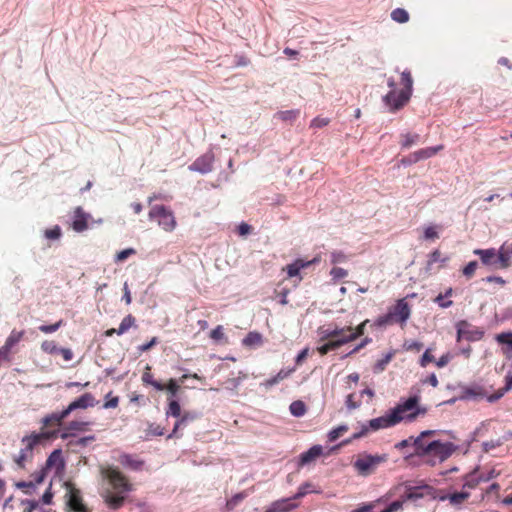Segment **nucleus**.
<instances>
[{
    "instance_id": "f257e3e1",
    "label": "nucleus",
    "mask_w": 512,
    "mask_h": 512,
    "mask_svg": "<svg viewBox=\"0 0 512 512\" xmlns=\"http://www.w3.org/2000/svg\"><path fill=\"white\" fill-rule=\"evenodd\" d=\"M412 447L413 452L404 453V460L412 466L426 464L431 467L444 462L457 448L455 444L449 441H426L420 440V438L414 439Z\"/></svg>"
},
{
    "instance_id": "f03ea898",
    "label": "nucleus",
    "mask_w": 512,
    "mask_h": 512,
    "mask_svg": "<svg viewBox=\"0 0 512 512\" xmlns=\"http://www.w3.org/2000/svg\"><path fill=\"white\" fill-rule=\"evenodd\" d=\"M401 84L403 88L398 93L388 91L382 96V102L390 113H396L403 109L412 97L413 78L409 69L401 72Z\"/></svg>"
},
{
    "instance_id": "7ed1b4c3",
    "label": "nucleus",
    "mask_w": 512,
    "mask_h": 512,
    "mask_svg": "<svg viewBox=\"0 0 512 512\" xmlns=\"http://www.w3.org/2000/svg\"><path fill=\"white\" fill-rule=\"evenodd\" d=\"M91 423L88 421H70L65 428L60 431L59 429L43 431L40 433L34 432V446L44 441H49L60 437L62 440H70L76 438L78 432H84Z\"/></svg>"
},
{
    "instance_id": "20e7f679",
    "label": "nucleus",
    "mask_w": 512,
    "mask_h": 512,
    "mask_svg": "<svg viewBox=\"0 0 512 512\" xmlns=\"http://www.w3.org/2000/svg\"><path fill=\"white\" fill-rule=\"evenodd\" d=\"M411 313L410 306L405 299H399L395 306L390 309L386 314L378 316L374 321V326L377 328L386 327L394 321L399 323H406Z\"/></svg>"
},
{
    "instance_id": "39448f33",
    "label": "nucleus",
    "mask_w": 512,
    "mask_h": 512,
    "mask_svg": "<svg viewBox=\"0 0 512 512\" xmlns=\"http://www.w3.org/2000/svg\"><path fill=\"white\" fill-rule=\"evenodd\" d=\"M150 220H157L158 225L166 232H172L176 228V219L171 208L156 204L151 207L148 213Z\"/></svg>"
},
{
    "instance_id": "423d86ee",
    "label": "nucleus",
    "mask_w": 512,
    "mask_h": 512,
    "mask_svg": "<svg viewBox=\"0 0 512 512\" xmlns=\"http://www.w3.org/2000/svg\"><path fill=\"white\" fill-rule=\"evenodd\" d=\"M403 406H395L380 417L371 419L366 422L370 431H378L380 429L390 428L403 421Z\"/></svg>"
},
{
    "instance_id": "0eeeda50",
    "label": "nucleus",
    "mask_w": 512,
    "mask_h": 512,
    "mask_svg": "<svg viewBox=\"0 0 512 512\" xmlns=\"http://www.w3.org/2000/svg\"><path fill=\"white\" fill-rule=\"evenodd\" d=\"M387 460L388 454L385 453L380 455L364 453L353 463V466L359 475L368 476L376 470L378 465L387 462Z\"/></svg>"
},
{
    "instance_id": "6e6552de",
    "label": "nucleus",
    "mask_w": 512,
    "mask_h": 512,
    "mask_svg": "<svg viewBox=\"0 0 512 512\" xmlns=\"http://www.w3.org/2000/svg\"><path fill=\"white\" fill-rule=\"evenodd\" d=\"M456 342L467 341L477 342L484 337V330L480 327L472 325L467 320H459L455 324Z\"/></svg>"
},
{
    "instance_id": "1a4fd4ad",
    "label": "nucleus",
    "mask_w": 512,
    "mask_h": 512,
    "mask_svg": "<svg viewBox=\"0 0 512 512\" xmlns=\"http://www.w3.org/2000/svg\"><path fill=\"white\" fill-rule=\"evenodd\" d=\"M419 395H413L405 399H401L397 406H403V420L413 422L418 415H424L427 412L425 407L419 406Z\"/></svg>"
},
{
    "instance_id": "9d476101",
    "label": "nucleus",
    "mask_w": 512,
    "mask_h": 512,
    "mask_svg": "<svg viewBox=\"0 0 512 512\" xmlns=\"http://www.w3.org/2000/svg\"><path fill=\"white\" fill-rule=\"evenodd\" d=\"M66 488V506L72 512H89L85 507L81 495V491L71 482H65Z\"/></svg>"
},
{
    "instance_id": "9b49d317",
    "label": "nucleus",
    "mask_w": 512,
    "mask_h": 512,
    "mask_svg": "<svg viewBox=\"0 0 512 512\" xmlns=\"http://www.w3.org/2000/svg\"><path fill=\"white\" fill-rule=\"evenodd\" d=\"M461 388V394L459 395L460 401H480L482 399H486L489 395H487L486 390L483 386L477 383H472L469 386L459 385Z\"/></svg>"
},
{
    "instance_id": "f8f14e48",
    "label": "nucleus",
    "mask_w": 512,
    "mask_h": 512,
    "mask_svg": "<svg viewBox=\"0 0 512 512\" xmlns=\"http://www.w3.org/2000/svg\"><path fill=\"white\" fill-rule=\"evenodd\" d=\"M214 160V153L210 150L196 158L188 168L193 172L207 174L212 171Z\"/></svg>"
},
{
    "instance_id": "ddd939ff",
    "label": "nucleus",
    "mask_w": 512,
    "mask_h": 512,
    "mask_svg": "<svg viewBox=\"0 0 512 512\" xmlns=\"http://www.w3.org/2000/svg\"><path fill=\"white\" fill-rule=\"evenodd\" d=\"M90 220H92L91 214L85 212L81 206H78L74 209L71 227L74 231L78 233L83 232L91 226L89 224Z\"/></svg>"
},
{
    "instance_id": "4468645a",
    "label": "nucleus",
    "mask_w": 512,
    "mask_h": 512,
    "mask_svg": "<svg viewBox=\"0 0 512 512\" xmlns=\"http://www.w3.org/2000/svg\"><path fill=\"white\" fill-rule=\"evenodd\" d=\"M98 404V401L95 399L94 395L90 392H86L82 394L80 397L73 400L65 409L67 416L75 410L79 409H87L90 407H94Z\"/></svg>"
},
{
    "instance_id": "2eb2a0df",
    "label": "nucleus",
    "mask_w": 512,
    "mask_h": 512,
    "mask_svg": "<svg viewBox=\"0 0 512 512\" xmlns=\"http://www.w3.org/2000/svg\"><path fill=\"white\" fill-rule=\"evenodd\" d=\"M200 413L196 411H184L181 413L174 424L173 430L170 434H168L167 439L171 438H179L178 430L186 427L192 421L198 419L200 417Z\"/></svg>"
},
{
    "instance_id": "dca6fc26",
    "label": "nucleus",
    "mask_w": 512,
    "mask_h": 512,
    "mask_svg": "<svg viewBox=\"0 0 512 512\" xmlns=\"http://www.w3.org/2000/svg\"><path fill=\"white\" fill-rule=\"evenodd\" d=\"M55 469V474L62 472L65 468V460L60 448L53 450L46 460L45 469Z\"/></svg>"
},
{
    "instance_id": "f3484780",
    "label": "nucleus",
    "mask_w": 512,
    "mask_h": 512,
    "mask_svg": "<svg viewBox=\"0 0 512 512\" xmlns=\"http://www.w3.org/2000/svg\"><path fill=\"white\" fill-rule=\"evenodd\" d=\"M108 477L115 489H121L123 492H130L132 490V486L127 481L125 475L118 469L110 470Z\"/></svg>"
},
{
    "instance_id": "a211bd4d",
    "label": "nucleus",
    "mask_w": 512,
    "mask_h": 512,
    "mask_svg": "<svg viewBox=\"0 0 512 512\" xmlns=\"http://www.w3.org/2000/svg\"><path fill=\"white\" fill-rule=\"evenodd\" d=\"M473 253L480 257V260L483 265L499 266V262L497 261L498 251H496L495 248L475 249Z\"/></svg>"
},
{
    "instance_id": "6ab92c4d",
    "label": "nucleus",
    "mask_w": 512,
    "mask_h": 512,
    "mask_svg": "<svg viewBox=\"0 0 512 512\" xmlns=\"http://www.w3.org/2000/svg\"><path fill=\"white\" fill-rule=\"evenodd\" d=\"M294 498H283L271 503L265 512H289L297 507Z\"/></svg>"
},
{
    "instance_id": "aec40b11",
    "label": "nucleus",
    "mask_w": 512,
    "mask_h": 512,
    "mask_svg": "<svg viewBox=\"0 0 512 512\" xmlns=\"http://www.w3.org/2000/svg\"><path fill=\"white\" fill-rule=\"evenodd\" d=\"M323 454V447L320 444L313 445L308 450L302 452L299 455V466H304L312 462L317 457L321 456Z\"/></svg>"
},
{
    "instance_id": "412c9836",
    "label": "nucleus",
    "mask_w": 512,
    "mask_h": 512,
    "mask_svg": "<svg viewBox=\"0 0 512 512\" xmlns=\"http://www.w3.org/2000/svg\"><path fill=\"white\" fill-rule=\"evenodd\" d=\"M120 464L127 469L132 471H140L144 466V461L135 458L133 455L128 453H122L119 457Z\"/></svg>"
},
{
    "instance_id": "4be33fe9",
    "label": "nucleus",
    "mask_w": 512,
    "mask_h": 512,
    "mask_svg": "<svg viewBox=\"0 0 512 512\" xmlns=\"http://www.w3.org/2000/svg\"><path fill=\"white\" fill-rule=\"evenodd\" d=\"M421 489L427 490L429 493L434 492L435 489L432 486H429L427 484L420 486V487H409L405 494L401 497V500L407 501L412 500L416 501L419 499H422L424 497V494L421 492Z\"/></svg>"
},
{
    "instance_id": "5701e85b",
    "label": "nucleus",
    "mask_w": 512,
    "mask_h": 512,
    "mask_svg": "<svg viewBox=\"0 0 512 512\" xmlns=\"http://www.w3.org/2000/svg\"><path fill=\"white\" fill-rule=\"evenodd\" d=\"M512 256V243L506 244L504 243L498 250L497 261L499 262V267L502 269L508 268L510 266V258Z\"/></svg>"
},
{
    "instance_id": "b1692460",
    "label": "nucleus",
    "mask_w": 512,
    "mask_h": 512,
    "mask_svg": "<svg viewBox=\"0 0 512 512\" xmlns=\"http://www.w3.org/2000/svg\"><path fill=\"white\" fill-rule=\"evenodd\" d=\"M479 466H476L472 471L466 473L462 479L464 481L463 489H474L479 483L483 482L481 475L478 474Z\"/></svg>"
},
{
    "instance_id": "393cba45",
    "label": "nucleus",
    "mask_w": 512,
    "mask_h": 512,
    "mask_svg": "<svg viewBox=\"0 0 512 512\" xmlns=\"http://www.w3.org/2000/svg\"><path fill=\"white\" fill-rule=\"evenodd\" d=\"M512 389V374L509 372L505 376V385L500 388L497 392L489 395L487 401L489 403H495L500 400L508 391Z\"/></svg>"
},
{
    "instance_id": "a878e982",
    "label": "nucleus",
    "mask_w": 512,
    "mask_h": 512,
    "mask_svg": "<svg viewBox=\"0 0 512 512\" xmlns=\"http://www.w3.org/2000/svg\"><path fill=\"white\" fill-rule=\"evenodd\" d=\"M470 497V493L467 491L453 492L450 494L439 496L438 499L440 501L449 500L450 504L454 506H459L463 501Z\"/></svg>"
},
{
    "instance_id": "bb28decb",
    "label": "nucleus",
    "mask_w": 512,
    "mask_h": 512,
    "mask_svg": "<svg viewBox=\"0 0 512 512\" xmlns=\"http://www.w3.org/2000/svg\"><path fill=\"white\" fill-rule=\"evenodd\" d=\"M344 331H352V327H338L336 326L334 329L325 328L324 326L319 327L318 335L321 340H326L332 338L334 336H338L342 334Z\"/></svg>"
},
{
    "instance_id": "cd10ccee",
    "label": "nucleus",
    "mask_w": 512,
    "mask_h": 512,
    "mask_svg": "<svg viewBox=\"0 0 512 512\" xmlns=\"http://www.w3.org/2000/svg\"><path fill=\"white\" fill-rule=\"evenodd\" d=\"M442 149H443V145H437V146L422 148L413 153L415 155V159L417 160V162H419L421 160L431 158L432 156L436 155Z\"/></svg>"
},
{
    "instance_id": "c85d7f7f",
    "label": "nucleus",
    "mask_w": 512,
    "mask_h": 512,
    "mask_svg": "<svg viewBox=\"0 0 512 512\" xmlns=\"http://www.w3.org/2000/svg\"><path fill=\"white\" fill-rule=\"evenodd\" d=\"M126 500V496L123 494H108L105 497V503L108 505V507L112 510H118L120 509Z\"/></svg>"
},
{
    "instance_id": "c756f323",
    "label": "nucleus",
    "mask_w": 512,
    "mask_h": 512,
    "mask_svg": "<svg viewBox=\"0 0 512 512\" xmlns=\"http://www.w3.org/2000/svg\"><path fill=\"white\" fill-rule=\"evenodd\" d=\"M263 343V336L257 331H250L243 339L242 345L246 347L258 346Z\"/></svg>"
},
{
    "instance_id": "7c9ffc66",
    "label": "nucleus",
    "mask_w": 512,
    "mask_h": 512,
    "mask_svg": "<svg viewBox=\"0 0 512 512\" xmlns=\"http://www.w3.org/2000/svg\"><path fill=\"white\" fill-rule=\"evenodd\" d=\"M22 441L25 445V449L21 450L20 454L15 458V462L19 467H23L24 462L28 458V455L25 451H32V435L25 436Z\"/></svg>"
},
{
    "instance_id": "2f4dec72",
    "label": "nucleus",
    "mask_w": 512,
    "mask_h": 512,
    "mask_svg": "<svg viewBox=\"0 0 512 512\" xmlns=\"http://www.w3.org/2000/svg\"><path fill=\"white\" fill-rule=\"evenodd\" d=\"M96 437L95 435H87L78 439L72 438L67 441L66 446L68 448H75V447H81L85 448L87 447L91 442L95 441Z\"/></svg>"
},
{
    "instance_id": "473e14b6",
    "label": "nucleus",
    "mask_w": 512,
    "mask_h": 512,
    "mask_svg": "<svg viewBox=\"0 0 512 512\" xmlns=\"http://www.w3.org/2000/svg\"><path fill=\"white\" fill-rule=\"evenodd\" d=\"M370 432V429L368 428L366 423L361 424V428L359 431L353 433L349 438L343 440L340 444H338L336 447H341L348 445L352 443L355 440H358L364 436H366Z\"/></svg>"
},
{
    "instance_id": "72a5a7b5",
    "label": "nucleus",
    "mask_w": 512,
    "mask_h": 512,
    "mask_svg": "<svg viewBox=\"0 0 512 512\" xmlns=\"http://www.w3.org/2000/svg\"><path fill=\"white\" fill-rule=\"evenodd\" d=\"M133 326L136 327V319L132 314H128L122 319L119 327L116 330V334L119 336L123 335Z\"/></svg>"
},
{
    "instance_id": "f704fd0d",
    "label": "nucleus",
    "mask_w": 512,
    "mask_h": 512,
    "mask_svg": "<svg viewBox=\"0 0 512 512\" xmlns=\"http://www.w3.org/2000/svg\"><path fill=\"white\" fill-rule=\"evenodd\" d=\"M394 354H395V352L393 350H391L388 353H386L381 359L377 360L376 363L373 365V368H372L373 372L375 374H377V373H381L382 371H384L387 364L393 358Z\"/></svg>"
},
{
    "instance_id": "c9c22d12",
    "label": "nucleus",
    "mask_w": 512,
    "mask_h": 512,
    "mask_svg": "<svg viewBox=\"0 0 512 512\" xmlns=\"http://www.w3.org/2000/svg\"><path fill=\"white\" fill-rule=\"evenodd\" d=\"M181 406L179 399H169L168 408L166 409L165 415L166 417H174L178 418L181 416Z\"/></svg>"
},
{
    "instance_id": "e433bc0d",
    "label": "nucleus",
    "mask_w": 512,
    "mask_h": 512,
    "mask_svg": "<svg viewBox=\"0 0 512 512\" xmlns=\"http://www.w3.org/2000/svg\"><path fill=\"white\" fill-rule=\"evenodd\" d=\"M248 491L244 490L239 493L234 494L230 499L226 502V510L232 511L236 508V506L243 501L246 497H248Z\"/></svg>"
},
{
    "instance_id": "4c0bfd02",
    "label": "nucleus",
    "mask_w": 512,
    "mask_h": 512,
    "mask_svg": "<svg viewBox=\"0 0 512 512\" xmlns=\"http://www.w3.org/2000/svg\"><path fill=\"white\" fill-rule=\"evenodd\" d=\"M402 141L400 143L402 149H408L420 141L418 133H405L402 134Z\"/></svg>"
},
{
    "instance_id": "58836bf2",
    "label": "nucleus",
    "mask_w": 512,
    "mask_h": 512,
    "mask_svg": "<svg viewBox=\"0 0 512 512\" xmlns=\"http://www.w3.org/2000/svg\"><path fill=\"white\" fill-rule=\"evenodd\" d=\"M449 260V257L441 258V253L438 249H435L428 255V260L426 263V271H430L432 268V265L436 262H441L442 264H445Z\"/></svg>"
},
{
    "instance_id": "ea45409f",
    "label": "nucleus",
    "mask_w": 512,
    "mask_h": 512,
    "mask_svg": "<svg viewBox=\"0 0 512 512\" xmlns=\"http://www.w3.org/2000/svg\"><path fill=\"white\" fill-rule=\"evenodd\" d=\"M289 410L292 416L302 417L306 413L307 407L303 401L296 400L290 404Z\"/></svg>"
},
{
    "instance_id": "a19ab883",
    "label": "nucleus",
    "mask_w": 512,
    "mask_h": 512,
    "mask_svg": "<svg viewBox=\"0 0 512 512\" xmlns=\"http://www.w3.org/2000/svg\"><path fill=\"white\" fill-rule=\"evenodd\" d=\"M67 417L66 412L64 409L59 412H53L51 414L46 415L42 418L41 422L44 426L48 425L51 422H56L60 424V422Z\"/></svg>"
},
{
    "instance_id": "79ce46f5",
    "label": "nucleus",
    "mask_w": 512,
    "mask_h": 512,
    "mask_svg": "<svg viewBox=\"0 0 512 512\" xmlns=\"http://www.w3.org/2000/svg\"><path fill=\"white\" fill-rule=\"evenodd\" d=\"M391 19L397 23H406L409 20V13L404 8H395L391 12Z\"/></svg>"
},
{
    "instance_id": "37998d69",
    "label": "nucleus",
    "mask_w": 512,
    "mask_h": 512,
    "mask_svg": "<svg viewBox=\"0 0 512 512\" xmlns=\"http://www.w3.org/2000/svg\"><path fill=\"white\" fill-rule=\"evenodd\" d=\"M300 114V111L298 109H291V110H284V111H278L276 113V116L281 119L282 121H294Z\"/></svg>"
},
{
    "instance_id": "c03bdc74",
    "label": "nucleus",
    "mask_w": 512,
    "mask_h": 512,
    "mask_svg": "<svg viewBox=\"0 0 512 512\" xmlns=\"http://www.w3.org/2000/svg\"><path fill=\"white\" fill-rule=\"evenodd\" d=\"M41 349L47 354L58 355L60 347L56 344L55 341L45 340L41 344Z\"/></svg>"
},
{
    "instance_id": "a18cd8bd",
    "label": "nucleus",
    "mask_w": 512,
    "mask_h": 512,
    "mask_svg": "<svg viewBox=\"0 0 512 512\" xmlns=\"http://www.w3.org/2000/svg\"><path fill=\"white\" fill-rule=\"evenodd\" d=\"M341 346H342V344H341L340 340L337 339L334 341L327 342V343L321 345L320 347H318V352L320 353V355H326L328 352L335 350Z\"/></svg>"
},
{
    "instance_id": "49530a36",
    "label": "nucleus",
    "mask_w": 512,
    "mask_h": 512,
    "mask_svg": "<svg viewBox=\"0 0 512 512\" xmlns=\"http://www.w3.org/2000/svg\"><path fill=\"white\" fill-rule=\"evenodd\" d=\"M165 389L168 391L170 395L169 399H178L177 395L179 391V384L177 380L171 378L165 385Z\"/></svg>"
},
{
    "instance_id": "de8ad7c7",
    "label": "nucleus",
    "mask_w": 512,
    "mask_h": 512,
    "mask_svg": "<svg viewBox=\"0 0 512 512\" xmlns=\"http://www.w3.org/2000/svg\"><path fill=\"white\" fill-rule=\"evenodd\" d=\"M496 340L498 343L506 345L510 350H512V331L498 334L496 336Z\"/></svg>"
},
{
    "instance_id": "09e8293b",
    "label": "nucleus",
    "mask_w": 512,
    "mask_h": 512,
    "mask_svg": "<svg viewBox=\"0 0 512 512\" xmlns=\"http://www.w3.org/2000/svg\"><path fill=\"white\" fill-rule=\"evenodd\" d=\"M44 236L49 240H58L62 236L61 227L55 225L50 229L44 231Z\"/></svg>"
},
{
    "instance_id": "8fccbe9b",
    "label": "nucleus",
    "mask_w": 512,
    "mask_h": 512,
    "mask_svg": "<svg viewBox=\"0 0 512 512\" xmlns=\"http://www.w3.org/2000/svg\"><path fill=\"white\" fill-rule=\"evenodd\" d=\"M348 430V426L346 424H341L338 427L330 430L328 432V440L335 441L343 432Z\"/></svg>"
},
{
    "instance_id": "3c124183",
    "label": "nucleus",
    "mask_w": 512,
    "mask_h": 512,
    "mask_svg": "<svg viewBox=\"0 0 512 512\" xmlns=\"http://www.w3.org/2000/svg\"><path fill=\"white\" fill-rule=\"evenodd\" d=\"M22 336V331L13 330L9 337L7 338L5 344H7L10 348L13 349V347L22 339Z\"/></svg>"
},
{
    "instance_id": "603ef678",
    "label": "nucleus",
    "mask_w": 512,
    "mask_h": 512,
    "mask_svg": "<svg viewBox=\"0 0 512 512\" xmlns=\"http://www.w3.org/2000/svg\"><path fill=\"white\" fill-rule=\"evenodd\" d=\"M135 253H136V250L134 248H126V249H123V250L117 252L114 260H115V262H122V261H125L131 255H134Z\"/></svg>"
},
{
    "instance_id": "864d4df0",
    "label": "nucleus",
    "mask_w": 512,
    "mask_h": 512,
    "mask_svg": "<svg viewBox=\"0 0 512 512\" xmlns=\"http://www.w3.org/2000/svg\"><path fill=\"white\" fill-rule=\"evenodd\" d=\"M63 325V320H59L58 322L54 323V324H43L41 326L38 327V329L41 331V332H44L46 334H49V333H53L55 331H57L61 326Z\"/></svg>"
},
{
    "instance_id": "5fc2aeb1",
    "label": "nucleus",
    "mask_w": 512,
    "mask_h": 512,
    "mask_svg": "<svg viewBox=\"0 0 512 512\" xmlns=\"http://www.w3.org/2000/svg\"><path fill=\"white\" fill-rule=\"evenodd\" d=\"M164 435V428H162L160 425L157 424H150L147 431L146 436L147 438L153 437V436H162Z\"/></svg>"
},
{
    "instance_id": "6e6d98bb",
    "label": "nucleus",
    "mask_w": 512,
    "mask_h": 512,
    "mask_svg": "<svg viewBox=\"0 0 512 512\" xmlns=\"http://www.w3.org/2000/svg\"><path fill=\"white\" fill-rule=\"evenodd\" d=\"M477 267H478V262L476 260L470 261L466 266L463 267L462 273L466 278L469 279L474 275Z\"/></svg>"
},
{
    "instance_id": "4d7b16f0",
    "label": "nucleus",
    "mask_w": 512,
    "mask_h": 512,
    "mask_svg": "<svg viewBox=\"0 0 512 512\" xmlns=\"http://www.w3.org/2000/svg\"><path fill=\"white\" fill-rule=\"evenodd\" d=\"M372 341L370 337H365L359 344H357L351 351L346 353L341 357V359H345L347 357H350L351 355L357 353L359 350L364 348L367 344H369Z\"/></svg>"
},
{
    "instance_id": "13d9d810",
    "label": "nucleus",
    "mask_w": 512,
    "mask_h": 512,
    "mask_svg": "<svg viewBox=\"0 0 512 512\" xmlns=\"http://www.w3.org/2000/svg\"><path fill=\"white\" fill-rule=\"evenodd\" d=\"M346 255L343 251H340V250H335L333 252H331L330 254V262L331 264H338V263H342L344 261H346Z\"/></svg>"
},
{
    "instance_id": "bf43d9fd",
    "label": "nucleus",
    "mask_w": 512,
    "mask_h": 512,
    "mask_svg": "<svg viewBox=\"0 0 512 512\" xmlns=\"http://www.w3.org/2000/svg\"><path fill=\"white\" fill-rule=\"evenodd\" d=\"M210 337L217 341V342H220V341H223V340H226V337H225V334H224V331H223V327L221 325H218L216 326L210 333Z\"/></svg>"
},
{
    "instance_id": "052dcab7",
    "label": "nucleus",
    "mask_w": 512,
    "mask_h": 512,
    "mask_svg": "<svg viewBox=\"0 0 512 512\" xmlns=\"http://www.w3.org/2000/svg\"><path fill=\"white\" fill-rule=\"evenodd\" d=\"M454 356L455 355L451 352H446L435 361V364L438 368L445 367L454 358Z\"/></svg>"
},
{
    "instance_id": "680f3d73",
    "label": "nucleus",
    "mask_w": 512,
    "mask_h": 512,
    "mask_svg": "<svg viewBox=\"0 0 512 512\" xmlns=\"http://www.w3.org/2000/svg\"><path fill=\"white\" fill-rule=\"evenodd\" d=\"M329 123H330L329 118L317 116L311 120L310 127L311 128H323V127L327 126Z\"/></svg>"
},
{
    "instance_id": "e2e57ef3",
    "label": "nucleus",
    "mask_w": 512,
    "mask_h": 512,
    "mask_svg": "<svg viewBox=\"0 0 512 512\" xmlns=\"http://www.w3.org/2000/svg\"><path fill=\"white\" fill-rule=\"evenodd\" d=\"M333 280H341L348 275V271L341 267H333L330 271Z\"/></svg>"
},
{
    "instance_id": "0e129e2a",
    "label": "nucleus",
    "mask_w": 512,
    "mask_h": 512,
    "mask_svg": "<svg viewBox=\"0 0 512 512\" xmlns=\"http://www.w3.org/2000/svg\"><path fill=\"white\" fill-rule=\"evenodd\" d=\"M246 378V375L242 372H239L238 377L229 378L226 383L228 385V388L230 389H236L241 382Z\"/></svg>"
},
{
    "instance_id": "69168bd1",
    "label": "nucleus",
    "mask_w": 512,
    "mask_h": 512,
    "mask_svg": "<svg viewBox=\"0 0 512 512\" xmlns=\"http://www.w3.org/2000/svg\"><path fill=\"white\" fill-rule=\"evenodd\" d=\"M403 504H404V500H401V499L392 501L380 512H396L403 507Z\"/></svg>"
},
{
    "instance_id": "338daca9",
    "label": "nucleus",
    "mask_w": 512,
    "mask_h": 512,
    "mask_svg": "<svg viewBox=\"0 0 512 512\" xmlns=\"http://www.w3.org/2000/svg\"><path fill=\"white\" fill-rule=\"evenodd\" d=\"M287 275L289 278L297 277L300 275V268L296 259L289 265H287Z\"/></svg>"
},
{
    "instance_id": "774afa93",
    "label": "nucleus",
    "mask_w": 512,
    "mask_h": 512,
    "mask_svg": "<svg viewBox=\"0 0 512 512\" xmlns=\"http://www.w3.org/2000/svg\"><path fill=\"white\" fill-rule=\"evenodd\" d=\"M433 361H435V358L431 354V349L428 348L422 354V356H421V358L419 360V364H420L421 367H426L428 365V363L433 362Z\"/></svg>"
}]
</instances>
